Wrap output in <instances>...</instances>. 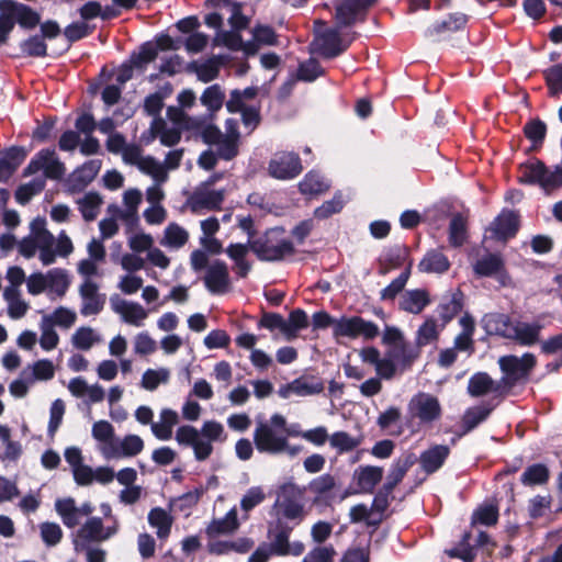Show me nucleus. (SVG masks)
<instances>
[{
	"label": "nucleus",
	"instance_id": "obj_15",
	"mask_svg": "<svg viewBox=\"0 0 562 562\" xmlns=\"http://www.w3.org/2000/svg\"><path fill=\"white\" fill-rule=\"evenodd\" d=\"M351 43V38L344 41L337 27L317 31L311 44V52L325 58H334L342 54Z\"/></svg>",
	"mask_w": 562,
	"mask_h": 562
},
{
	"label": "nucleus",
	"instance_id": "obj_1",
	"mask_svg": "<svg viewBox=\"0 0 562 562\" xmlns=\"http://www.w3.org/2000/svg\"><path fill=\"white\" fill-rule=\"evenodd\" d=\"M14 248L25 259L38 258L44 266L55 262L56 257H67L72 250V241L65 232L59 233L57 238L46 229V221L42 217L34 218L30 224V233L20 241L11 232L0 235V254L7 257Z\"/></svg>",
	"mask_w": 562,
	"mask_h": 562
},
{
	"label": "nucleus",
	"instance_id": "obj_19",
	"mask_svg": "<svg viewBox=\"0 0 562 562\" xmlns=\"http://www.w3.org/2000/svg\"><path fill=\"white\" fill-rule=\"evenodd\" d=\"M268 171L272 178L279 180L293 179L302 171L301 159L294 153H276L269 161Z\"/></svg>",
	"mask_w": 562,
	"mask_h": 562
},
{
	"label": "nucleus",
	"instance_id": "obj_50",
	"mask_svg": "<svg viewBox=\"0 0 562 562\" xmlns=\"http://www.w3.org/2000/svg\"><path fill=\"white\" fill-rule=\"evenodd\" d=\"M76 202L82 217L89 222L93 221L98 216L102 199L95 192H88L83 196L78 198Z\"/></svg>",
	"mask_w": 562,
	"mask_h": 562
},
{
	"label": "nucleus",
	"instance_id": "obj_33",
	"mask_svg": "<svg viewBox=\"0 0 562 562\" xmlns=\"http://www.w3.org/2000/svg\"><path fill=\"white\" fill-rule=\"evenodd\" d=\"M473 270L479 277L498 276L504 283V262L497 254H488L476 260Z\"/></svg>",
	"mask_w": 562,
	"mask_h": 562
},
{
	"label": "nucleus",
	"instance_id": "obj_39",
	"mask_svg": "<svg viewBox=\"0 0 562 562\" xmlns=\"http://www.w3.org/2000/svg\"><path fill=\"white\" fill-rule=\"evenodd\" d=\"M239 31H218L214 38L216 45H223L229 49L237 50L243 49L246 54H255L257 48L254 43H243Z\"/></svg>",
	"mask_w": 562,
	"mask_h": 562
},
{
	"label": "nucleus",
	"instance_id": "obj_63",
	"mask_svg": "<svg viewBox=\"0 0 562 562\" xmlns=\"http://www.w3.org/2000/svg\"><path fill=\"white\" fill-rule=\"evenodd\" d=\"M324 69L315 58H310L299 65L297 79L302 81H314L324 75Z\"/></svg>",
	"mask_w": 562,
	"mask_h": 562
},
{
	"label": "nucleus",
	"instance_id": "obj_28",
	"mask_svg": "<svg viewBox=\"0 0 562 562\" xmlns=\"http://www.w3.org/2000/svg\"><path fill=\"white\" fill-rule=\"evenodd\" d=\"M249 240L247 244H229L225 249L228 258L234 262V271L239 278H245L251 270V263L247 260L250 251Z\"/></svg>",
	"mask_w": 562,
	"mask_h": 562
},
{
	"label": "nucleus",
	"instance_id": "obj_4",
	"mask_svg": "<svg viewBox=\"0 0 562 562\" xmlns=\"http://www.w3.org/2000/svg\"><path fill=\"white\" fill-rule=\"evenodd\" d=\"M485 325L495 334L515 340L520 346H533L540 339L543 326L538 323H528L518 319H510L505 314H488L484 317Z\"/></svg>",
	"mask_w": 562,
	"mask_h": 562
},
{
	"label": "nucleus",
	"instance_id": "obj_58",
	"mask_svg": "<svg viewBox=\"0 0 562 562\" xmlns=\"http://www.w3.org/2000/svg\"><path fill=\"white\" fill-rule=\"evenodd\" d=\"M42 318L48 319L54 327L70 328L77 319V314L68 307L59 306L52 314L44 315Z\"/></svg>",
	"mask_w": 562,
	"mask_h": 562
},
{
	"label": "nucleus",
	"instance_id": "obj_18",
	"mask_svg": "<svg viewBox=\"0 0 562 562\" xmlns=\"http://www.w3.org/2000/svg\"><path fill=\"white\" fill-rule=\"evenodd\" d=\"M112 311L120 316L122 322L135 327H142L148 318L149 311L135 301L122 299L119 295L110 297Z\"/></svg>",
	"mask_w": 562,
	"mask_h": 562
},
{
	"label": "nucleus",
	"instance_id": "obj_60",
	"mask_svg": "<svg viewBox=\"0 0 562 562\" xmlns=\"http://www.w3.org/2000/svg\"><path fill=\"white\" fill-rule=\"evenodd\" d=\"M467 239V222L465 218L457 214L452 217L449 225V241L452 246L459 247Z\"/></svg>",
	"mask_w": 562,
	"mask_h": 562
},
{
	"label": "nucleus",
	"instance_id": "obj_6",
	"mask_svg": "<svg viewBox=\"0 0 562 562\" xmlns=\"http://www.w3.org/2000/svg\"><path fill=\"white\" fill-rule=\"evenodd\" d=\"M283 229L276 227L249 240L251 251L262 261H279L294 252L292 241L283 237Z\"/></svg>",
	"mask_w": 562,
	"mask_h": 562
},
{
	"label": "nucleus",
	"instance_id": "obj_10",
	"mask_svg": "<svg viewBox=\"0 0 562 562\" xmlns=\"http://www.w3.org/2000/svg\"><path fill=\"white\" fill-rule=\"evenodd\" d=\"M217 178V176L212 177L194 189L188 199V205L193 213L201 214L203 211H214L221 207L226 191L213 188Z\"/></svg>",
	"mask_w": 562,
	"mask_h": 562
},
{
	"label": "nucleus",
	"instance_id": "obj_44",
	"mask_svg": "<svg viewBox=\"0 0 562 562\" xmlns=\"http://www.w3.org/2000/svg\"><path fill=\"white\" fill-rule=\"evenodd\" d=\"M189 240V233L177 223H170L164 231L160 245L170 249H180Z\"/></svg>",
	"mask_w": 562,
	"mask_h": 562
},
{
	"label": "nucleus",
	"instance_id": "obj_59",
	"mask_svg": "<svg viewBox=\"0 0 562 562\" xmlns=\"http://www.w3.org/2000/svg\"><path fill=\"white\" fill-rule=\"evenodd\" d=\"M462 308V296L460 293H454L446 302H442L438 307V313L442 319L441 327H445Z\"/></svg>",
	"mask_w": 562,
	"mask_h": 562
},
{
	"label": "nucleus",
	"instance_id": "obj_54",
	"mask_svg": "<svg viewBox=\"0 0 562 562\" xmlns=\"http://www.w3.org/2000/svg\"><path fill=\"white\" fill-rule=\"evenodd\" d=\"M285 339L293 340L297 337V333L301 329H304L308 326V317L307 314L300 308L292 311L289 315V318L285 319Z\"/></svg>",
	"mask_w": 562,
	"mask_h": 562
},
{
	"label": "nucleus",
	"instance_id": "obj_16",
	"mask_svg": "<svg viewBox=\"0 0 562 562\" xmlns=\"http://www.w3.org/2000/svg\"><path fill=\"white\" fill-rule=\"evenodd\" d=\"M142 200L143 194L139 189H128L123 193V207L111 204L108 207V213L119 217L126 226L127 231H133L138 223V207Z\"/></svg>",
	"mask_w": 562,
	"mask_h": 562
},
{
	"label": "nucleus",
	"instance_id": "obj_17",
	"mask_svg": "<svg viewBox=\"0 0 562 562\" xmlns=\"http://www.w3.org/2000/svg\"><path fill=\"white\" fill-rule=\"evenodd\" d=\"M43 171L44 179H60L65 173L64 164L58 159L54 149L40 150L30 161L25 175H34Z\"/></svg>",
	"mask_w": 562,
	"mask_h": 562
},
{
	"label": "nucleus",
	"instance_id": "obj_45",
	"mask_svg": "<svg viewBox=\"0 0 562 562\" xmlns=\"http://www.w3.org/2000/svg\"><path fill=\"white\" fill-rule=\"evenodd\" d=\"M3 297L8 304V315L12 319L22 318L29 311V304L21 297L19 289L5 288Z\"/></svg>",
	"mask_w": 562,
	"mask_h": 562
},
{
	"label": "nucleus",
	"instance_id": "obj_12",
	"mask_svg": "<svg viewBox=\"0 0 562 562\" xmlns=\"http://www.w3.org/2000/svg\"><path fill=\"white\" fill-rule=\"evenodd\" d=\"M116 532V527H104L101 518L91 517L78 529L74 537V547L77 553L87 548V544L108 540Z\"/></svg>",
	"mask_w": 562,
	"mask_h": 562
},
{
	"label": "nucleus",
	"instance_id": "obj_20",
	"mask_svg": "<svg viewBox=\"0 0 562 562\" xmlns=\"http://www.w3.org/2000/svg\"><path fill=\"white\" fill-rule=\"evenodd\" d=\"M105 145L110 153L120 154L126 165L135 166L137 169L150 157L143 154L140 146L127 144L125 137L120 133L109 135Z\"/></svg>",
	"mask_w": 562,
	"mask_h": 562
},
{
	"label": "nucleus",
	"instance_id": "obj_34",
	"mask_svg": "<svg viewBox=\"0 0 562 562\" xmlns=\"http://www.w3.org/2000/svg\"><path fill=\"white\" fill-rule=\"evenodd\" d=\"M178 423V413L170 408H164L159 414V422L151 423V432L159 440H169L172 437L173 427Z\"/></svg>",
	"mask_w": 562,
	"mask_h": 562
},
{
	"label": "nucleus",
	"instance_id": "obj_42",
	"mask_svg": "<svg viewBox=\"0 0 562 562\" xmlns=\"http://www.w3.org/2000/svg\"><path fill=\"white\" fill-rule=\"evenodd\" d=\"M459 324L462 328L461 333L454 338L453 348L459 351H473V334L475 330L474 319L465 314L463 315Z\"/></svg>",
	"mask_w": 562,
	"mask_h": 562
},
{
	"label": "nucleus",
	"instance_id": "obj_53",
	"mask_svg": "<svg viewBox=\"0 0 562 562\" xmlns=\"http://www.w3.org/2000/svg\"><path fill=\"white\" fill-rule=\"evenodd\" d=\"M442 328L441 325L438 326L434 317H427L416 333V345L422 347L436 340Z\"/></svg>",
	"mask_w": 562,
	"mask_h": 562
},
{
	"label": "nucleus",
	"instance_id": "obj_30",
	"mask_svg": "<svg viewBox=\"0 0 562 562\" xmlns=\"http://www.w3.org/2000/svg\"><path fill=\"white\" fill-rule=\"evenodd\" d=\"M490 229L497 239H507L518 231V216L513 211H503L493 221Z\"/></svg>",
	"mask_w": 562,
	"mask_h": 562
},
{
	"label": "nucleus",
	"instance_id": "obj_9",
	"mask_svg": "<svg viewBox=\"0 0 562 562\" xmlns=\"http://www.w3.org/2000/svg\"><path fill=\"white\" fill-rule=\"evenodd\" d=\"M442 408L439 400L429 393L418 392L407 404V415L419 425H431L441 417Z\"/></svg>",
	"mask_w": 562,
	"mask_h": 562
},
{
	"label": "nucleus",
	"instance_id": "obj_31",
	"mask_svg": "<svg viewBox=\"0 0 562 562\" xmlns=\"http://www.w3.org/2000/svg\"><path fill=\"white\" fill-rule=\"evenodd\" d=\"M367 8L356 0H345L336 8V21L339 26H350L362 19Z\"/></svg>",
	"mask_w": 562,
	"mask_h": 562
},
{
	"label": "nucleus",
	"instance_id": "obj_29",
	"mask_svg": "<svg viewBox=\"0 0 562 562\" xmlns=\"http://www.w3.org/2000/svg\"><path fill=\"white\" fill-rule=\"evenodd\" d=\"M47 295L50 300L63 297L69 289L70 278L65 269L55 268L46 273Z\"/></svg>",
	"mask_w": 562,
	"mask_h": 562
},
{
	"label": "nucleus",
	"instance_id": "obj_43",
	"mask_svg": "<svg viewBox=\"0 0 562 562\" xmlns=\"http://www.w3.org/2000/svg\"><path fill=\"white\" fill-rule=\"evenodd\" d=\"M172 521L171 515L161 507H155L148 514V524L156 529L159 539H166L170 535Z\"/></svg>",
	"mask_w": 562,
	"mask_h": 562
},
{
	"label": "nucleus",
	"instance_id": "obj_22",
	"mask_svg": "<svg viewBox=\"0 0 562 562\" xmlns=\"http://www.w3.org/2000/svg\"><path fill=\"white\" fill-rule=\"evenodd\" d=\"M79 294L81 297V315H97L102 311L105 297L99 293V285L95 282L83 281L79 288Z\"/></svg>",
	"mask_w": 562,
	"mask_h": 562
},
{
	"label": "nucleus",
	"instance_id": "obj_49",
	"mask_svg": "<svg viewBox=\"0 0 562 562\" xmlns=\"http://www.w3.org/2000/svg\"><path fill=\"white\" fill-rule=\"evenodd\" d=\"M360 437H353L346 431H335L329 436V446L336 450L338 454L348 453L355 450L361 443Z\"/></svg>",
	"mask_w": 562,
	"mask_h": 562
},
{
	"label": "nucleus",
	"instance_id": "obj_48",
	"mask_svg": "<svg viewBox=\"0 0 562 562\" xmlns=\"http://www.w3.org/2000/svg\"><path fill=\"white\" fill-rule=\"evenodd\" d=\"M449 267L448 258L437 250L427 252L418 265L419 270L427 273H443Z\"/></svg>",
	"mask_w": 562,
	"mask_h": 562
},
{
	"label": "nucleus",
	"instance_id": "obj_5",
	"mask_svg": "<svg viewBox=\"0 0 562 562\" xmlns=\"http://www.w3.org/2000/svg\"><path fill=\"white\" fill-rule=\"evenodd\" d=\"M254 443L259 452L272 456L286 454L293 458L302 451V446L291 445L283 431L272 428L267 422L257 423Z\"/></svg>",
	"mask_w": 562,
	"mask_h": 562
},
{
	"label": "nucleus",
	"instance_id": "obj_56",
	"mask_svg": "<svg viewBox=\"0 0 562 562\" xmlns=\"http://www.w3.org/2000/svg\"><path fill=\"white\" fill-rule=\"evenodd\" d=\"M266 499V493L261 486H252L243 495L240 499V508L243 510V519H248V513Z\"/></svg>",
	"mask_w": 562,
	"mask_h": 562
},
{
	"label": "nucleus",
	"instance_id": "obj_51",
	"mask_svg": "<svg viewBox=\"0 0 562 562\" xmlns=\"http://www.w3.org/2000/svg\"><path fill=\"white\" fill-rule=\"evenodd\" d=\"M224 100L225 93L220 85H212L207 87L200 98L201 103L207 109L210 117L222 109Z\"/></svg>",
	"mask_w": 562,
	"mask_h": 562
},
{
	"label": "nucleus",
	"instance_id": "obj_62",
	"mask_svg": "<svg viewBox=\"0 0 562 562\" xmlns=\"http://www.w3.org/2000/svg\"><path fill=\"white\" fill-rule=\"evenodd\" d=\"M491 409L484 406H476L469 408L462 417L463 432H469L474 429L479 424L484 422L490 415Z\"/></svg>",
	"mask_w": 562,
	"mask_h": 562
},
{
	"label": "nucleus",
	"instance_id": "obj_25",
	"mask_svg": "<svg viewBox=\"0 0 562 562\" xmlns=\"http://www.w3.org/2000/svg\"><path fill=\"white\" fill-rule=\"evenodd\" d=\"M205 142L216 144V155L225 160L234 158L238 153V139L225 137L218 128L207 125L203 132Z\"/></svg>",
	"mask_w": 562,
	"mask_h": 562
},
{
	"label": "nucleus",
	"instance_id": "obj_32",
	"mask_svg": "<svg viewBox=\"0 0 562 562\" xmlns=\"http://www.w3.org/2000/svg\"><path fill=\"white\" fill-rule=\"evenodd\" d=\"M91 435L98 442V450L105 459L108 449L112 448L116 438L114 427L108 420H98L92 425Z\"/></svg>",
	"mask_w": 562,
	"mask_h": 562
},
{
	"label": "nucleus",
	"instance_id": "obj_55",
	"mask_svg": "<svg viewBox=\"0 0 562 562\" xmlns=\"http://www.w3.org/2000/svg\"><path fill=\"white\" fill-rule=\"evenodd\" d=\"M386 355L402 366H409L417 357L415 350L407 341L389 347Z\"/></svg>",
	"mask_w": 562,
	"mask_h": 562
},
{
	"label": "nucleus",
	"instance_id": "obj_7",
	"mask_svg": "<svg viewBox=\"0 0 562 562\" xmlns=\"http://www.w3.org/2000/svg\"><path fill=\"white\" fill-rule=\"evenodd\" d=\"M519 181L538 184L546 193H550L562 187V165L549 169L540 160L524 164L520 166Z\"/></svg>",
	"mask_w": 562,
	"mask_h": 562
},
{
	"label": "nucleus",
	"instance_id": "obj_23",
	"mask_svg": "<svg viewBox=\"0 0 562 562\" xmlns=\"http://www.w3.org/2000/svg\"><path fill=\"white\" fill-rule=\"evenodd\" d=\"M144 446V440L138 435L116 437L112 448L108 449L105 460L133 458L143 451Z\"/></svg>",
	"mask_w": 562,
	"mask_h": 562
},
{
	"label": "nucleus",
	"instance_id": "obj_8",
	"mask_svg": "<svg viewBox=\"0 0 562 562\" xmlns=\"http://www.w3.org/2000/svg\"><path fill=\"white\" fill-rule=\"evenodd\" d=\"M292 527L288 526L281 518L271 521L268 525L267 538L269 540L268 548L278 557H300L305 550V546L301 541H290Z\"/></svg>",
	"mask_w": 562,
	"mask_h": 562
},
{
	"label": "nucleus",
	"instance_id": "obj_26",
	"mask_svg": "<svg viewBox=\"0 0 562 562\" xmlns=\"http://www.w3.org/2000/svg\"><path fill=\"white\" fill-rule=\"evenodd\" d=\"M255 546L252 539L248 537H239L234 540H212L207 543V550L211 554L226 555L232 552L245 554Z\"/></svg>",
	"mask_w": 562,
	"mask_h": 562
},
{
	"label": "nucleus",
	"instance_id": "obj_47",
	"mask_svg": "<svg viewBox=\"0 0 562 562\" xmlns=\"http://www.w3.org/2000/svg\"><path fill=\"white\" fill-rule=\"evenodd\" d=\"M329 187V182L316 171L306 173L299 184L300 192L311 196L326 192Z\"/></svg>",
	"mask_w": 562,
	"mask_h": 562
},
{
	"label": "nucleus",
	"instance_id": "obj_41",
	"mask_svg": "<svg viewBox=\"0 0 562 562\" xmlns=\"http://www.w3.org/2000/svg\"><path fill=\"white\" fill-rule=\"evenodd\" d=\"M415 460L416 459L413 454H407L393 462L386 476V482L384 483L385 491L394 490V487L403 480L407 471L414 465Z\"/></svg>",
	"mask_w": 562,
	"mask_h": 562
},
{
	"label": "nucleus",
	"instance_id": "obj_57",
	"mask_svg": "<svg viewBox=\"0 0 562 562\" xmlns=\"http://www.w3.org/2000/svg\"><path fill=\"white\" fill-rule=\"evenodd\" d=\"M158 133L160 143L165 146H175L181 138V131L179 126H168L162 121H154L151 126Z\"/></svg>",
	"mask_w": 562,
	"mask_h": 562
},
{
	"label": "nucleus",
	"instance_id": "obj_13",
	"mask_svg": "<svg viewBox=\"0 0 562 562\" xmlns=\"http://www.w3.org/2000/svg\"><path fill=\"white\" fill-rule=\"evenodd\" d=\"M138 170L149 176L154 181V183L146 189V201L149 205H162L161 202L165 199L162 184L167 182L169 178L165 167L155 157H148L147 161H144Z\"/></svg>",
	"mask_w": 562,
	"mask_h": 562
},
{
	"label": "nucleus",
	"instance_id": "obj_14",
	"mask_svg": "<svg viewBox=\"0 0 562 562\" xmlns=\"http://www.w3.org/2000/svg\"><path fill=\"white\" fill-rule=\"evenodd\" d=\"M303 490L294 483H285L280 487L274 507L279 508L283 518L290 520H302L304 517V507L300 502Z\"/></svg>",
	"mask_w": 562,
	"mask_h": 562
},
{
	"label": "nucleus",
	"instance_id": "obj_2",
	"mask_svg": "<svg viewBox=\"0 0 562 562\" xmlns=\"http://www.w3.org/2000/svg\"><path fill=\"white\" fill-rule=\"evenodd\" d=\"M180 446L190 447L196 461H204L213 452V442H224L227 439L224 426L216 420H206L201 429L191 425L180 426L175 434Z\"/></svg>",
	"mask_w": 562,
	"mask_h": 562
},
{
	"label": "nucleus",
	"instance_id": "obj_24",
	"mask_svg": "<svg viewBox=\"0 0 562 562\" xmlns=\"http://www.w3.org/2000/svg\"><path fill=\"white\" fill-rule=\"evenodd\" d=\"M324 384L322 381L308 378H297L292 382L282 385L278 390V394L282 398H290L293 395L304 397L323 392Z\"/></svg>",
	"mask_w": 562,
	"mask_h": 562
},
{
	"label": "nucleus",
	"instance_id": "obj_21",
	"mask_svg": "<svg viewBox=\"0 0 562 562\" xmlns=\"http://www.w3.org/2000/svg\"><path fill=\"white\" fill-rule=\"evenodd\" d=\"M203 282L211 294L222 295L229 292L232 281L227 265L218 259L210 262L206 267Z\"/></svg>",
	"mask_w": 562,
	"mask_h": 562
},
{
	"label": "nucleus",
	"instance_id": "obj_40",
	"mask_svg": "<svg viewBox=\"0 0 562 562\" xmlns=\"http://www.w3.org/2000/svg\"><path fill=\"white\" fill-rule=\"evenodd\" d=\"M502 381L496 383L485 372H477L469 380L468 391L472 396H482L487 393L499 392Z\"/></svg>",
	"mask_w": 562,
	"mask_h": 562
},
{
	"label": "nucleus",
	"instance_id": "obj_35",
	"mask_svg": "<svg viewBox=\"0 0 562 562\" xmlns=\"http://www.w3.org/2000/svg\"><path fill=\"white\" fill-rule=\"evenodd\" d=\"M449 452V447L445 445H436L429 448L419 457L422 469L428 474L436 472L441 468Z\"/></svg>",
	"mask_w": 562,
	"mask_h": 562
},
{
	"label": "nucleus",
	"instance_id": "obj_64",
	"mask_svg": "<svg viewBox=\"0 0 562 562\" xmlns=\"http://www.w3.org/2000/svg\"><path fill=\"white\" fill-rule=\"evenodd\" d=\"M544 78L551 95L562 93V63L548 68Z\"/></svg>",
	"mask_w": 562,
	"mask_h": 562
},
{
	"label": "nucleus",
	"instance_id": "obj_52",
	"mask_svg": "<svg viewBox=\"0 0 562 562\" xmlns=\"http://www.w3.org/2000/svg\"><path fill=\"white\" fill-rule=\"evenodd\" d=\"M100 341V336L91 327H79L72 334L71 344L79 350H89Z\"/></svg>",
	"mask_w": 562,
	"mask_h": 562
},
{
	"label": "nucleus",
	"instance_id": "obj_27",
	"mask_svg": "<svg viewBox=\"0 0 562 562\" xmlns=\"http://www.w3.org/2000/svg\"><path fill=\"white\" fill-rule=\"evenodd\" d=\"M2 5L8 9L13 23L18 22L22 27L33 29L40 22V15L23 3L13 0H2Z\"/></svg>",
	"mask_w": 562,
	"mask_h": 562
},
{
	"label": "nucleus",
	"instance_id": "obj_11",
	"mask_svg": "<svg viewBox=\"0 0 562 562\" xmlns=\"http://www.w3.org/2000/svg\"><path fill=\"white\" fill-rule=\"evenodd\" d=\"M498 364L504 373L502 383L512 387L529 376L536 366V357L530 352H526L521 357L503 356L498 359Z\"/></svg>",
	"mask_w": 562,
	"mask_h": 562
},
{
	"label": "nucleus",
	"instance_id": "obj_3",
	"mask_svg": "<svg viewBox=\"0 0 562 562\" xmlns=\"http://www.w3.org/2000/svg\"><path fill=\"white\" fill-rule=\"evenodd\" d=\"M314 329L333 327V336L336 339L346 337L349 339H357L359 337L364 340L374 339L380 330L376 324L367 321L360 316H342L340 318H333L326 312H317L312 317Z\"/></svg>",
	"mask_w": 562,
	"mask_h": 562
},
{
	"label": "nucleus",
	"instance_id": "obj_38",
	"mask_svg": "<svg viewBox=\"0 0 562 562\" xmlns=\"http://www.w3.org/2000/svg\"><path fill=\"white\" fill-rule=\"evenodd\" d=\"M430 303L427 291L416 289L406 291L400 300V308L411 314H419Z\"/></svg>",
	"mask_w": 562,
	"mask_h": 562
},
{
	"label": "nucleus",
	"instance_id": "obj_37",
	"mask_svg": "<svg viewBox=\"0 0 562 562\" xmlns=\"http://www.w3.org/2000/svg\"><path fill=\"white\" fill-rule=\"evenodd\" d=\"M358 487L366 493H371L383 477V469L375 465L359 467L353 474Z\"/></svg>",
	"mask_w": 562,
	"mask_h": 562
},
{
	"label": "nucleus",
	"instance_id": "obj_36",
	"mask_svg": "<svg viewBox=\"0 0 562 562\" xmlns=\"http://www.w3.org/2000/svg\"><path fill=\"white\" fill-rule=\"evenodd\" d=\"M240 524L237 517V508H231L223 518L213 519L206 528L209 537L220 535H229L239 528Z\"/></svg>",
	"mask_w": 562,
	"mask_h": 562
},
{
	"label": "nucleus",
	"instance_id": "obj_46",
	"mask_svg": "<svg viewBox=\"0 0 562 562\" xmlns=\"http://www.w3.org/2000/svg\"><path fill=\"white\" fill-rule=\"evenodd\" d=\"M55 508L64 525L69 528L76 527L82 518L75 499L71 497L57 499Z\"/></svg>",
	"mask_w": 562,
	"mask_h": 562
},
{
	"label": "nucleus",
	"instance_id": "obj_61",
	"mask_svg": "<svg viewBox=\"0 0 562 562\" xmlns=\"http://www.w3.org/2000/svg\"><path fill=\"white\" fill-rule=\"evenodd\" d=\"M169 370L165 368L158 370L147 369L143 373L140 385L147 391H154L159 384L166 383L169 380Z\"/></svg>",
	"mask_w": 562,
	"mask_h": 562
}]
</instances>
